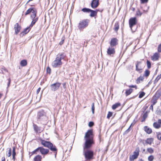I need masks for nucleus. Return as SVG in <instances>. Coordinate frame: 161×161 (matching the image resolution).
I'll use <instances>...</instances> for the list:
<instances>
[{"label":"nucleus","instance_id":"72a5a7b5","mask_svg":"<svg viewBox=\"0 0 161 161\" xmlns=\"http://www.w3.org/2000/svg\"><path fill=\"white\" fill-rule=\"evenodd\" d=\"M38 152V149L37 148L35 149L34 151H33L31 153H29V155H30V156L31 157V156H32L33 154H36V152Z\"/></svg>","mask_w":161,"mask_h":161},{"label":"nucleus","instance_id":"4c0bfd02","mask_svg":"<svg viewBox=\"0 0 161 161\" xmlns=\"http://www.w3.org/2000/svg\"><path fill=\"white\" fill-rule=\"evenodd\" d=\"M32 8H30L29 9H28L26 11V12L25 15H27L29 14L30 13H31V12H32Z\"/></svg>","mask_w":161,"mask_h":161},{"label":"nucleus","instance_id":"e433bc0d","mask_svg":"<svg viewBox=\"0 0 161 161\" xmlns=\"http://www.w3.org/2000/svg\"><path fill=\"white\" fill-rule=\"evenodd\" d=\"M12 154V149L11 148H8V154H6L7 156L8 157H9L11 156Z\"/></svg>","mask_w":161,"mask_h":161},{"label":"nucleus","instance_id":"f704fd0d","mask_svg":"<svg viewBox=\"0 0 161 161\" xmlns=\"http://www.w3.org/2000/svg\"><path fill=\"white\" fill-rule=\"evenodd\" d=\"M147 68L148 69H149L150 68H151V62H150V61L147 60Z\"/></svg>","mask_w":161,"mask_h":161},{"label":"nucleus","instance_id":"c03bdc74","mask_svg":"<svg viewBox=\"0 0 161 161\" xmlns=\"http://www.w3.org/2000/svg\"><path fill=\"white\" fill-rule=\"evenodd\" d=\"M147 150L150 153H152L154 152L153 149L151 147L147 148Z\"/></svg>","mask_w":161,"mask_h":161},{"label":"nucleus","instance_id":"a18cd8bd","mask_svg":"<svg viewBox=\"0 0 161 161\" xmlns=\"http://www.w3.org/2000/svg\"><path fill=\"white\" fill-rule=\"evenodd\" d=\"M16 152H15V147H14L13 148L12 150V156H15Z\"/></svg>","mask_w":161,"mask_h":161},{"label":"nucleus","instance_id":"aec40b11","mask_svg":"<svg viewBox=\"0 0 161 161\" xmlns=\"http://www.w3.org/2000/svg\"><path fill=\"white\" fill-rule=\"evenodd\" d=\"M144 76H140L139 77L137 78L136 80V82L137 84H138L141 82V81H143L144 79Z\"/></svg>","mask_w":161,"mask_h":161},{"label":"nucleus","instance_id":"5701e85b","mask_svg":"<svg viewBox=\"0 0 161 161\" xmlns=\"http://www.w3.org/2000/svg\"><path fill=\"white\" fill-rule=\"evenodd\" d=\"M42 157L40 155H37L34 158V161H41Z\"/></svg>","mask_w":161,"mask_h":161},{"label":"nucleus","instance_id":"13d9d810","mask_svg":"<svg viewBox=\"0 0 161 161\" xmlns=\"http://www.w3.org/2000/svg\"><path fill=\"white\" fill-rule=\"evenodd\" d=\"M128 86L130 88H135L136 89L137 88V86L136 85H130L129 86Z\"/></svg>","mask_w":161,"mask_h":161},{"label":"nucleus","instance_id":"ea45409f","mask_svg":"<svg viewBox=\"0 0 161 161\" xmlns=\"http://www.w3.org/2000/svg\"><path fill=\"white\" fill-rule=\"evenodd\" d=\"M145 93L143 92H140L139 95V98H142L145 95Z\"/></svg>","mask_w":161,"mask_h":161},{"label":"nucleus","instance_id":"393cba45","mask_svg":"<svg viewBox=\"0 0 161 161\" xmlns=\"http://www.w3.org/2000/svg\"><path fill=\"white\" fill-rule=\"evenodd\" d=\"M90 12L91 13L90 16L91 17H94L96 16L97 14L96 11H95V10L91 9Z\"/></svg>","mask_w":161,"mask_h":161},{"label":"nucleus","instance_id":"338daca9","mask_svg":"<svg viewBox=\"0 0 161 161\" xmlns=\"http://www.w3.org/2000/svg\"><path fill=\"white\" fill-rule=\"evenodd\" d=\"M146 119L142 118V119L141 121V122H142L144 121Z\"/></svg>","mask_w":161,"mask_h":161},{"label":"nucleus","instance_id":"1a4fd4ad","mask_svg":"<svg viewBox=\"0 0 161 161\" xmlns=\"http://www.w3.org/2000/svg\"><path fill=\"white\" fill-rule=\"evenodd\" d=\"M118 44V40L115 38H112L110 41V47H114Z\"/></svg>","mask_w":161,"mask_h":161},{"label":"nucleus","instance_id":"052dcab7","mask_svg":"<svg viewBox=\"0 0 161 161\" xmlns=\"http://www.w3.org/2000/svg\"><path fill=\"white\" fill-rule=\"evenodd\" d=\"M153 105V104H152L150 107V109H151L152 111H153V105Z\"/></svg>","mask_w":161,"mask_h":161},{"label":"nucleus","instance_id":"f8f14e48","mask_svg":"<svg viewBox=\"0 0 161 161\" xmlns=\"http://www.w3.org/2000/svg\"><path fill=\"white\" fill-rule=\"evenodd\" d=\"M140 8L143 11V13H147L149 9V7L147 6V5H143L142 4L141 5Z\"/></svg>","mask_w":161,"mask_h":161},{"label":"nucleus","instance_id":"49530a36","mask_svg":"<svg viewBox=\"0 0 161 161\" xmlns=\"http://www.w3.org/2000/svg\"><path fill=\"white\" fill-rule=\"evenodd\" d=\"M149 0H140V3L141 4L147 3L148 1Z\"/></svg>","mask_w":161,"mask_h":161},{"label":"nucleus","instance_id":"a878e982","mask_svg":"<svg viewBox=\"0 0 161 161\" xmlns=\"http://www.w3.org/2000/svg\"><path fill=\"white\" fill-rule=\"evenodd\" d=\"M121 105L120 103H117L113 105L112 106V108L114 110L117 108L118 107L120 106Z\"/></svg>","mask_w":161,"mask_h":161},{"label":"nucleus","instance_id":"7c9ffc66","mask_svg":"<svg viewBox=\"0 0 161 161\" xmlns=\"http://www.w3.org/2000/svg\"><path fill=\"white\" fill-rule=\"evenodd\" d=\"M153 127L156 128L158 129L160 127V124L158 122H154L153 124Z\"/></svg>","mask_w":161,"mask_h":161},{"label":"nucleus","instance_id":"c85d7f7f","mask_svg":"<svg viewBox=\"0 0 161 161\" xmlns=\"http://www.w3.org/2000/svg\"><path fill=\"white\" fill-rule=\"evenodd\" d=\"M133 89L131 88H130L129 89H127L125 91V95L126 96H127L130 94L132 92Z\"/></svg>","mask_w":161,"mask_h":161},{"label":"nucleus","instance_id":"864d4df0","mask_svg":"<svg viewBox=\"0 0 161 161\" xmlns=\"http://www.w3.org/2000/svg\"><path fill=\"white\" fill-rule=\"evenodd\" d=\"M8 82L7 84V88L10 85V84L11 82V79L10 78H9L8 79Z\"/></svg>","mask_w":161,"mask_h":161},{"label":"nucleus","instance_id":"de8ad7c7","mask_svg":"<svg viewBox=\"0 0 161 161\" xmlns=\"http://www.w3.org/2000/svg\"><path fill=\"white\" fill-rule=\"evenodd\" d=\"M92 113L93 114H94V110H95V107H94V103H92Z\"/></svg>","mask_w":161,"mask_h":161},{"label":"nucleus","instance_id":"79ce46f5","mask_svg":"<svg viewBox=\"0 0 161 161\" xmlns=\"http://www.w3.org/2000/svg\"><path fill=\"white\" fill-rule=\"evenodd\" d=\"M65 39V37L64 36L63 37L61 38V41L59 42V44L60 45H62L64 43V40Z\"/></svg>","mask_w":161,"mask_h":161},{"label":"nucleus","instance_id":"37998d69","mask_svg":"<svg viewBox=\"0 0 161 161\" xmlns=\"http://www.w3.org/2000/svg\"><path fill=\"white\" fill-rule=\"evenodd\" d=\"M113 114V113L112 112L110 111L108 112L107 116V118L108 119H109L110 117L112 116Z\"/></svg>","mask_w":161,"mask_h":161},{"label":"nucleus","instance_id":"4468645a","mask_svg":"<svg viewBox=\"0 0 161 161\" xmlns=\"http://www.w3.org/2000/svg\"><path fill=\"white\" fill-rule=\"evenodd\" d=\"M32 11L31 12L32 14H31V18H35L37 13V9L35 8H32Z\"/></svg>","mask_w":161,"mask_h":161},{"label":"nucleus","instance_id":"4be33fe9","mask_svg":"<svg viewBox=\"0 0 161 161\" xmlns=\"http://www.w3.org/2000/svg\"><path fill=\"white\" fill-rule=\"evenodd\" d=\"M34 129L36 132L41 131V127L38 126L36 125H33Z\"/></svg>","mask_w":161,"mask_h":161},{"label":"nucleus","instance_id":"c756f323","mask_svg":"<svg viewBox=\"0 0 161 161\" xmlns=\"http://www.w3.org/2000/svg\"><path fill=\"white\" fill-rule=\"evenodd\" d=\"M90 10V8H84L82 9L81 11L84 13H89Z\"/></svg>","mask_w":161,"mask_h":161},{"label":"nucleus","instance_id":"c9c22d12","mask_svg":"<svg viewBox=\"0 0 161 161\" xmlns=\"http://www.w3.org/2000/svg\"><path fill=\"white\" fill-rule=\"evenodd\" d=\"M150 71L148 69H146L145 71L144 76L146 77H148Z\"/></svg>","mask_w":161,"mask_h":161},{"label":"nucleus","instance_id":"9d476101","mask_svg":"<svg viewBox=\"0 0 161 161\" xmlns=\"http://www.w3.org/2000/svg\"><path fill=\"white\" fill-rule=\"evenodd\" d=\"M99 0H92L91 3V6L93 8H97L99 5Z\"/></svg>","mask_w":161,"mask_h":161},{"label":"nucleus","instance_id":"a211bd4d","mask_svg":"<svg viewBox=\"0 0 161 161\" xmlns=\"http://www.w3.org/2000/svg\"><path fill=\"white\" fill-rule=\"evenodd\" d=\"M140 151L139 147H137L136 148L135 151L133 152L134 155L138 158L139 154V152Z\"/></svg>","mask_w":161,"mask_h":161},{"label":"nucleus","instance_id":"7ed1b4c3","mask_svg":"<svg viewBox=\"0 0 161 161\" xmlns=\"http://www.w3.org/2000/svg\"><path fill=\"white\" fill-rule=\"evenodd\" d=\"M66 56L64 53H59L56 55L55 60L52 62V65L53 68L60 67L62 64L61 61L64 59Z\"/></svg>","mask_w":161,"mask_h":161},{"label":"nucleus","instance_id":"a19ab883","mask_svg":"<svg viewBox=\"0 0 161 161\" xmlns=\"http://www.w3.org/2000/svg\"><path fill=\"white\" fill-rule=\"evenodd\" d=\"M161 78V74L159 75H158V76L156 78V79L154 80V82H157Z\"/></svg>","mask_w":161,"mask_h":161},{"label":"nucleus","instance_id":"f03ea898","mask_svg":"<svg viewBox=\"0 0 161 161\" xmlns=\"http://www.w3.org/2000/svg\"><path fill=\"white\" fill-rule=\"evenodd\" d=\"M41 144L45 147L48 149H46L42 147H39L37 148L38 152L39 151L41 154L43 156L45 155L48 153L49 149L52 151L54 154L55 158H56L57 153L58 149L56 147L53 143L49 141H47L44 140H40Z\"/></svg>","mask_w":161,"mask_h":161},{"label":"nucleus","instance_id":"774afa93","mask_svg":"<svg viewBox=\"0 0 161 161\" xmlns=\"http://www.w3.org/2000/svg\"><path fill=\"white\" fill-rule=\"evenodd\" d=\"M15 156H12L13 159L14 160V161L15 160Z\"/></svg>","mask_w":161,"mask_h":161},{"label":"nucleus","instance_id":"20e7f679","mask_svg":"<svg viewBox=\"0 0 161 161\" xmlns=\"http://www.w3.org/2000/svg\"><path fill=\"white\" fill-rule=\"evenodd\" d=\"M37 119L39 121H47L48 118L46 113L43 109L39 111L37 113Z\"/></svg>","mask_w":161,"mask_h":161},{"label":"nucleus","instance_id":"e2e57ef3","mask_svg":"<svg viewBox=\"0 0 161 161\" xmlns=\"http://www.w3.org/2000/svg\"><path fill=\"white\" fill-rule=\"evenodd\" d=\"M103 9H102L101 10H99V9H96L95 10V11H96L97 12H97L98 11H100V12H102L103 11Z\"/></svg>","mask_w":161,"mask_h":161},{"label":"nucleus","instance_id":"09e8293b","mask_svg":"<svg viewBox=\"0 0 161 161\" xmlns=\"http://www.w3.org/2000/svg\"><path fill=\"white\" fill-rule=\"evenodd\" d=\"M47 73L49 74H51V69L49 66H48L47 68Z\"/></svg>","mask_w":161,"mask_h":161},{"label":"nucleus","instance_id":"8fccbe9b","mask_svg":"<svg viewBox=\"0 0 161 161\" xmlns=\"http://www.w3.org/2000/svg\"><path fill=\"white\" fill-rule=\"evenodd\" d=\"M148 158L149 161H153L154 159V157L153 155H150L148 157Z\"/></svg>","mask_w":161,"mask_h":161},{"label":"nucleus","instance_id":"4d7b16f0","mask_svg":"<svg viewBox=\"0 0 161 161\" xmlns=\"http://www.w3.org/2000/svg\"><path fill=\"white\" fill-rule=\"evenodd\" d=\"M157 137L158 139L160 140H161V133H159L157 135Z\"/></svg>","mask_w":161,"mask_h":161},{"label":"nucleus","instance_id":"cd10ccee","mask_svg":"<svg viewBox=\"0 0 161 161\" xmlns=\"http://www.w3.org/2000/svg\"><path fill=\"white\" fill-rule=\"evenodd\" d=\"M27 64V62L26 60H22L20 62V64L22 66H25Z\"/></svg>","mask_w":161,"mask_h":161},{"label":"nucleus","instance_id":"bf43d9fd","mask_svg":"<svg viewBox=\"0 0 161 161\" xmlns=\"http://www.w3.org/2000/svg\"><path fill=\"white\" fill-rule=\"evenodd\" d=\"M41 90V88L40 87H39L37 90L36 91V93L37 94H38V93H39V92H40V91Z\"/></svg>","mask_w":161,"mask_h":161},{"label":"nucleus","instance_id":"bb28decb","mask_svg":"<svg viewBox=\"0 0 161 161\" xmlns=\"http://www.w3.org/2000/svg\"><path fill=\"white\" fill-rule=\"evenodd\" d=\"M158 98H159L161 96V88L159 89L154 95Z\"/></svg>","mask_w":161,"mask_h":161},{"label":"nucleus","instance_id":"6e6552de","mask_svg":"<svg viewBox=\"0 0 161 161\" xmlns=\"http://www.w3.org/2000/svg\"><path fill=\"white\" fill-rule=\"evenodd\" d=\"M115 48L114 47H109L107 51V53L108 55L111 56H113L115 54Z\"/></svg>","mask_w":161,"mask_h":161},{"label":"nucleus","instance_id":"473e14b6","mask_svg":"<svg viewBox=\"0 0 161 161\" xmlns=\"http://www.w3.org/2000/svg\"><path fill=\"white\" fill-rule=\"evenodd\" d=\"M153 141V139L152 138H147L146 141V142L147 144H151L152 142Z\"/></svg>","mask_w":161,"mask_h":161},{"label":"nucleus","instance_id":"69168bd1","mask_svg":"<svg viewBox=\"0 0 161 161\" xmlns=\"http://www.w3.org/2000/svg\"><path fill=\"white\" fill-rule=\"evenodd\" d=\"M158 122L160 125L161 124V119H159L158 120Z\"/></svg>","mask_w":161,"mask_h":161},{"label":"nucleus","instance_id":"5fc2aeb1","mask_svg":"<svg viewBox=\"0 0 161 161\" xmlns=\"http://www.w3.org/2000/svg\"><path fill=\"white\" fill-rule=\"evenodd\" d=\"M132 125V124H131V125H130V126L129 127V128L125 131V134H127L130 131V127Z\"/></svg>","mask_w":161,"mask_h":161},{"label":"nucleus","instance_id":"f257e3e1","mask_svg":"<svg viewBox=\"0 0 161 161\" xmlns=\"http://www.w3.org/2000/svg\"><path fill=\"white\" fill-rule=\"evenodd\" d=\"M94 135L92 130H88L84 137L85 142L83 146V153L86 160L90 161L93 158L94 153L90 149L95 144Z\"/></svg>","mask_w":161,"mask_h":161},{"label":"nucleus","instance_id":"6e6d98bb","mask_svg":"<svg viewBox=\"0 0 161 161\" xmlns=\"http://www.w3.org/2000/svg\"><path fill=\"white\" fill-rule=\"evenodd\" d=\"M158 50L159 52H161V43L158 45Z\"/></svg>","mask_w":161,"mask_h":161},{"label":"nucleus","instance_id":"2f4dec72","mask_svg":"<svg viewBox=\"0 0 161 161\" xmlns=\"http://www.w3.org/2000/svg\"><path fill=\"white\" fill-rule=\"evenodd\" d=\"M137 157L134 155L130 156L129 157V160L130 161H133L134 160L136 159Z\"/></svg>","mask_w":161,"mask_h":161},{"label":"nucleus","instance_id":"ddd939ff","mask_svg":"<svg viewBox=\"0 0 161 161\" xmlns=\"http://www.w3.org/2000/svg\"><path fill=\"white\" fill-rule=\"evenodd\" d=\"M21 27L18 23H16L14 25V29L15 31V34L17 35L20 31Z\"/></svg>","mask_w":161,"mask_h":161},{"label":"nucleus","instance_id":"603ef678","mask_svg":"<svg viewBox=\"0 0 161 161\" xmlns=\"http://www.w3.org/2000/svg\"><path fill=\"white\" fill-rule=\"evenodd\" d=\"M147 115H148L147 112V111H146L143 114L142 118H143L145 119H146L147 116Z\"/></svg>","mask_w":161,"mask_h":161},{"label":"nucleus","instance_id":"0e129e2a","mask_svg":"<svg viewBox=\"0 0 161 161\" xmlns=\"http://www.w3.org/2000/svg\"><path fill=\"white\" fill-rule=\"evenodd\" d=\"M2 161H5V157H3L2 158Z\"/></svg>","mask_w":161,"mask_h":161},{"label":"nucleus","instance_id":"f3484780","mask_svg":"<svg viewBox=\"0 0 161 161\" xmlns=\"http://www.w3.org/2000/svg\"><path fill=\"white\" fill-rule=\"evenodd\" d=\"M141 62L137 61L136 64V70L138 71L139 73H141L142 72V69L141 68H139L138 66L139 64L141 63Z\"/></svg>","mask_w":161,"mask_h":161},{"label":"nucleus","instance_id":"dca6fc26","mask_svg":"<svg viewBox=\"0 0 161 161\" xmlns=\"http://www.w3.org/2000/svg\"><path fill=\"white\" fill-rule=\"evenodd\" d=\"M159 57L158 53H155L151 57L152 60L153 61H156L158 59Z\"/></svg>","mask_w":161,"mask_h":161},{"label":"nucleus","instance_id":"412c9836","mask_svg":"<svg viewBox=\"0 0 161 161\" xmlns=\"http://www.w3.org/2000/svg\"><path fill=\"white\" fill-rule=\"evenodd\" d=\"M145 131L148 134H150L152 132L151 129L148 128L147 126H145L144 127Z\"/></svg>","mask_w":161,"mask_h":161},{"label":"nucleus","instance_id":"3c124183","mask_svg":"<svg viewBox=\"0 0 161 161\" xmlns=\"http://www.w3.org/2000/svg\"><path fill=\"white\" fill-rule=\"evenodd\" d=\"M94 125V123L93 121H90L88 124V126L90 127H92Z\"/></svg>","mask_w":161,"mask_h":161},{"label":"nucleus","instance_id":"39448f33","mask_svg":"<svg viewBox=\"0 0 161 161\" xmlns=\"http://www.w3.org/2000/svg\"><path fill=\"white\" fill-rule=\"evenodd\" d=\"M90 20L89 19H85L80 20L78 24L77 27L78 29L81 31L87 27L89 25Z\"/></svg>","mask_w":161,"mask_h":161},{"label":"nucleus","instance_id":"6ab92c4d","mask_svg":"<svg viewBox=\"0 0 161 161\" xmlns=\"http://www.w3.org/2000/svg\"><path fill=\"white\" fill-rule=\"evenodd\" d=\"M158 98L154 95L153 97L151 100V103H152L153 105H155L157 103V100Z\"/></svg>","mask_w":161,"mask_h":161},{"label":"nucleus","instance_id":"58836bf2","mask_svg":"<svg viewBox=\"0 0 161 161\" xmlns=\"http://www.w3.org/2000/svg\"><path fill=\"white\" fill-rule=\"evenodd\" d=\"M142 14V13L141 12L140 10L139 9L137 11L136 13V15L137 16H141Z\"/></svg>","mask_w":161,"mask_h":161},{"label":"nucleus","instance_id":"9b49d317","mask_svg":"<svg viewBox=\"0 0 161 161\" xmlns=\"http://www.w3.org/2000/svg\"><path fill=\"white\" fill-rule=\"evenodd\" d=\"M31 27H30V26L25 29L23 31L20 33V36H23L24 35L27 34L31 30Z\"/></svg>","mask_w":161,"mask_h":161},{"label":"nucleus","instance_id":"0eeeda50","mask_svg":"<svg viewBox=\"0 0 161 161\" xmlns=\"http://www.w3.org/2000/svg\"><path fill=\"white\" fill-rule=\"evenodd\" d=\"M61 85V83L58 82H56L52 84L50 86L51 90L52 91L55 92L59 88Z\"/></svg>","mask_w":161,"mask_h":161},{"label":"nucleus","instance_id":"b1692460","mask_svg":"<svg viewBox=\"0 0 161 161\" xmlns=\"http://www.w3.org/2000/svg\"><path fill=\"white\" fill-rule=\"evenodd\" d=\"M119 28V23L118 22H116L114 24V29L115 31L117 32Z\"/></svg>","mask_w":161,"mask_h":161},{"label":"nucleus","instance_id":"680f3d73","mask_svg":"<svg viewBox=\"0 0 161 161\" xmlns=\"http://www.w3.org/2000/svg\"><path fill=\"white\" fill-rule=\"evenodd\" d=\"M132 44V42H131L130 43V44H128V45H127V46L126 47V48H125V50H124V51H126V50L127 49V48L129 47L131 44Z\"/></svg>","mask_w":161,"mask_h":161},{"label":"nucleus","instance_id":"2eb2a0df","mask_svg":"<svg viewBox=\"0 0 161 161\" xmlns=\"http://www.w3.org/2000/svg\"><path fill=\"white\" fill-rule=\"evenodd\" d=\"M32 19V20L31 22V24L30 25V27H32L36 23L38 20V17H36L35 18H31Z\"/></svg>","mask_w":161,"mask_h":161},{"label":"nucleus","instance_id":"423d86ee","mask_svg":"<svg viewBox=\"0 0 161 161\" xmlns=\"http://www.w3.org/2000/svg\"><path fill=\"white\" fill-rule=\"evenodd\" d=\"M137 22V19L135 17L131 18L129 20V26L133 32H135L137 28V27L136 26L135 28L133 29V27L136 25Z\"/></svg>","mask_w":161,"mask_h":161}]
</instances>
